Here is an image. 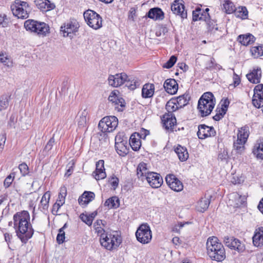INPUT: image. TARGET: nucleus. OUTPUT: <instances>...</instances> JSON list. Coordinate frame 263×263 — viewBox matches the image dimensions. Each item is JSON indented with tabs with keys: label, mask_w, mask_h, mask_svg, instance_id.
I'll list each match as a JSON object with an SVG mask.
<instances>
[{
	"label": "nucleus",
	"mask_w": 263,
	"mask_h": 263,
	"mask_svg": "<svg viewBox=\"0 0 263 263\" xmlns=\"http://www.w3.org/2000/svg\"><path fill=\"white\" fill-rule=\"evenodd\" d=\"M128 144L126 139H124L120 136L115 138V148L117 153L121 156H125L128 153Z\"/></svg>",
	"instance_id": "obj_12"
},
{
	"label": "nucleus",
	"mask_w": 263,
	"mask_h": 263,
	"mask_svg": "<svg viewBox=\"0 0 263 263\" xmlns=\"http://www.w3.org/2000/svg\"><path fill=\"white\" fill-rule=\"evenodd\" d=\"M74 163L72 160L71 161L69 162L67 165V166L68 167V168L67 169L65 175L67 177H69L72 173V172L73 171V167H74Z\"/></svg>",
	"instance_id": "obj_61"
},
{
	"label": "nucleus",
	"mask_w": 263,
	"mask_h": 263,
	"mask_svg": "<svg viewBox=\"0 0 263 263\" xmlns=\"http://www.w3.org/2000/svg\"><path fill=\"white\" fill-rule=\"evenodd\" d=\"M252 239L253 243L255 247L263 246V227H259L255 230Z\"/></svg>",
	"instance_id": "obj_22"
},
{
	"label": "nucleus",
	"mask_w": 263,
	"mask_h": 263,
	"mask_svg": "<svg viewBox=\"0 0 263 263\" xmlns=\"http://www.w3.org/2000/svg\"><path fill=\"white\" fill-rule=\"evenodd\" d=\"M248 80L253 84H258L260 82L261 78V70L257 67L246 75Z\"/></svg>",
	"instance_id": "obj_20"
},
{
	"label": "nucleus",
	"mask_w": 263,
	"mask_h": 263,
	"mask_svg": "<svg viewBox=\"0 0 263 263\" xmlns=\"http://www.w3.org/2000/svg\"><path fill=\"white\" fill-rule=\"evenodd\" d=\"M55 142L53 137L50 138L48 141L47 144L45 145V150L49 151L51 149L54 143Z\"/></svg>",
	"instance_id": "obj_63"
},
{
	"label": "nucleus",
	"mask_w": 263,
	"mask_h": 263,
	"mask_svg": "<svg viewBox=\"0 0 263 263\" xmlns=\"http://www.w3.org/2000/svg\"><path fill=\"white\" fill-rule=\"evenodd\" d=\"M221 101H222V105H221L222 107L220 109L221 110L224 109V112L226 113L227 110L228 109V107L230 104V101L228 98H226L223 100H222Z\"/></svg>",
	"instance_id": "obj_62"
},
{
	"label": "nucleus",
	"mask_w": 263,
	"mask_h": 263,
	"mask_svg": "<svg viewBox=\"0 0 263 263\" xmlns=\"http://www.w3.org/2000/svg\"><path fill=\"white\" fill-rule=\"evenodd\" d=\"M120 205V201L117 196H113L107 199L104 206H107L109 209H116Z\"/></svg>",
	"instance_id": "obj_36"
},
{
	"label": "nucleus",
	"mask_w": 263,
	"mask_h": 263,
	"mask_svg": "<svg viewBox=\"0 0 263 263\" xmlns=\"http://www.w3.org/2000/svg\"><path fill=\"white\" fill-rule=\"evenodd\" d=\"M163 87L165 91L169 94H175L178 89V85L174 79H168L164 83Z\"/></svg>",
	"instance_id": "obj_21"
},
{
	"label": "nucleus",
	"mask_w": 263,
	"mask_h": 263,
	"mask_svg": "<svg viewBox=\"0 0 263 263\" xmlns=\"http://www.w3.org/2000/svg\"><path fill=\"white\" fill-rule=\"evenodd\" d=\"M84 17L87 25L94 29H98L102 27V18L99 14L91 10L84 12Z\"/></svg>",
	"instance_id": "obj_8"
},
{
	"label": "nucleus",
	"mask_w": 263,
	"mask_h": 263,
	"mask_svg": "<svg viewBox=\"0 0 263 263\" xmlns=\"http://www.w3.org/2000/svg\"><path fill=\"white\" fill-rule=\"evenodd\" d=\"M190 98L189 93H185L175 99L179 108H182L189 103Z\"/></svg>",
	"instance_id": "obj_35"
},
{
	"label": "nucleus",
	"mask_w": 263,
	"mask_h": 263,
	"mask_svg": "<svg viewBox=\"0 0 263 263\" xmlns=\"http://www.w3.org/2000/svg\"><path fill=\"white\" fill-rule=\"evenodd\" d=\"M246 142V141L238 138L236 141L234 142L233 147L237 153L241 154L243 152L245 149L244 145Z\"/></svg>",
	"instance_id": "obj_42"
},
{
	"label": "nucleus",
	"mask_w": 263,
	"mask_h": 263,
	"mask_svg": "<svg viewBox=\"0 0 263 263\" xmlns=\"http://www.w3.org/2000/svg\"><path fill=\"white\" fill-rule=\"evenodd\" d=\"M79 28L78 24L76 20H72L65 23L61 26L60 31L64 36H71V34L77 32Z\"/></svg>",
	"instance_id": "obj_13"
},
{
	"label": "nucleus",
	"mask_w": 263,
	"mask_h": 263,
	"mask_svg": "<svg viewBox=\"0 0 263 263\" xmlns=\"http://www.w3.org/2000/svg\"><path fill=\"white\" fill-rule=\"evenodd\" d=\"M67 189L65 186H62L60 188V192L59 195V199H64L65 200V196H66Z\"/></svg>",
	"instance_id": "obj_64"
},
{
	"label": "nucleus",
	"mask_w": 263,
	"mask_h": 263,
	"mask_svg": "<svg viewBox=\"0 0 263 263\" xmlns=\"http://www.w3.org/2000/svg\"><path fill=\"white\" fill-rule=\"evenodd\" d=\"M230 159L227 149L221 148L218 155V160L222 162L227 163Z\"/></svg>",
	"instance_id": "obj_41"
},
{
	"label": "nucleus",
	"mask_w": 263,
	"mask_h": 263,
	"mask_svg": "<svg viewBox=\"0 0 263 263\" xmlns=\"http://www.w3.org/2000/svg\"><path fill=\"white\" fill-rule=\"evenodd\" d=\"M80 218L83 222H85L88 226H90L92 224V221L88 215L81 214L80 216Z\"/></svg>",
	"instance_id": "obj_56"
},
{
	"label": "nucleus",
	"mask_w": 263,
	"mask_h": 263,
	"mask_svg": "<svg viewBox=\"0 0 263 263\" xmlns=\"http://www.w3.org/2000/svg\"><path fill=\"white\" fill-rule=\"evenodd\" d=\"M215 135L216 131L213 127L205 124H200L198 126L197 136L199 139H204L208 137H214Z\"/></svg>",
	"instance_id": "obj_16"
},
{
	"label": "nucleus",
	"mask_w": 263,
	"mask_h": 263,
	"mask_svg": "<svg viewBox=\"0 0 263 263\" xmlns=\"http://www.w3.org/2000/svg\"><path fill=\"white\" fill-rule=\"evenodd\" d=\"M140 81L137 78H134L131 80L128 78L125 85L130 90H134L140 86Z\"/></svg>",
	"instance_id": "obj_43"
},
{
	"label": "nucleus",
	"mask_w": 263,
	"mask_h": 263,
	"mask_svg": "<svg viewBox=\"0 0 263 263\" xmlns=\"http://www.w3.org/2000/svg\"><path fill=\"white\" fill-rule=\"evenodd\" d=\"M50 197V194L49 192H46L43 196L40 203L43 211H46L47 210L49 205Z\"/></svg>",
	"instance_id": "obj_44"
},
{
	"label": "nucleus",
	"mask_w": 263,
	"mask_h": 263,
	"mask_svg": "<svg viewBox=\"0 0 263 263\" xmlns=\"http://www.w3.org/2000/svg\"><path fill=\"white\" fill-rule=\"evenodd\" d=\"M137 240L142 244L149 243L152 240V235L150 227L147 223L140 225L136 232Z\"/></svg>",
	"instance_id": "obj_7"
},
{
	"label": "nucleus",
	"mask_w": 263,
	"mask_h": 263,
	"mask_svg": "<svg viewBox=\"0 0 263 263\" xmlns=\"http://www.w3.org/2000/svg\"><path fill=\"white\" fill-rule=\"evenodd\" d=\"M249 135V127L247 125L241 127L238 129L237 138L243 141H247Z\"/></svg>",
	"instance_id": "obj_38"
},
{
	"label": "nucleus",
	"mask_w": 263,
	"mask_h": 263,
	"mask_svg": "<svg viewBox=\"0 0 263 263\" xmlns=\"http://www.w3.org/2000/svg\"><path fill=\"white\" fill-rule=\"evenodd\" d=\"M223 6L226 12L229 14L234 12L236 9L233 3L230 1H225Z\"/></svg>",
	"instance_id": "obj_49"
},
{
	"label": "nucleus",
	"mask_w": 263,
	"mask_h": 263,
	"mask_svg": "<svg viewBox=\"0 0 263 263\" xmlns=\"http://www.w3.org/2000/svg\"><path fill=\"white\" fill-rule=\"evenodd\" d=\"M215 99L211 92L204 93L198 102V109L202 117L209 115L215 105Z\"/></svg>",
	"instance_id": "obj_3"
},
{
	"label": "nucleus",
	"mask_w": 263,
	"mask_h": 263,
	"mask_svg": "<svg viewBox=\"0 0 263 263\" xmlns=\"http://www.w3.org/2000/svg\"><path fill=\"white\" fill-rule=\"evenodd\" d=\"M128 76L125 73L116 74V75H110L109 76L108 81L110 85L117 87L121 86L123 83H126Z\"/></svg>",
	"instance_id": "obj_17"
},
{
	"label": "nucleus",
	"mask_w": 263,
	"mask_h": 263,
	"mask_svg": "<svg viewBox=\"0 0 263 263\" xmlns=\"http://www.w3.org/2000/svg\"><path fill=\"white\" fill-rule=\"evenodd\" d=\"M108 99L118 111H123L125 109L126 103L124 99L119 96V91H112Z\"/></svg>",
	"instance_id": "obj_9"
},
{
	"label": "nucleus",
	"mask_w": 263,
	"mask_h": 263,
	"mask_svg": "<svg viewBox=\"0 0 263 263\" xmlns=\"http://www.w3.org/2000/svg\"><path fill=\"white\" fill-rule=\"evenodd\" d=\"M162 120L163 122V126L167 129H173L176 124V119L174 115L164 114Z\"/></svg>",
	"instance_id": "obj_23"
},
{
	"label": "nucleus",
	"mask_w": 263,
	"mask_h": 263,
	"mask_svg": "<svg viewBox=\"0 0 263 263\" xmlns=\"http://www.w3.org/2000/svg\"><path fill=\"white\" fill-rule=\"evenodd\" d=\"M155 86L153 84L146 83L143 86L141 95L143 98H152L154 93Z\"/></svg>",
	"instance_id": "obj_29"
},
{
	"label": "nucleus",
	"mask_w": 263,
	"mask_h": 263,
	"mask_svg": "<svg viewBox=\"0 0 263 263\" xmlns=\"http://www.w3.org/2000/svg\"><path fill=\"white\" fill-rule=\"evenodd\" d=\"M65 232L62 229H60L59 233L57 236V241L59 244H61L64 242L65 240Z\"/></svg>",
	"instance_id": "obj_54"
},
{
	"label": "nucleus",
	"mask_w": 263,
	"mask_h": 263,
	"mask_svg": "<svg viewBox=\"0 0 263 263\" xmlns=\"http://www.w3.org/2000/svg\"><path fill=\"white\" fill-rule=\"evenodd\" d=\"M9 59L3 53H0V63L9 66Z\"/></svg>",
	"instance_id": "obj_58"
},
{
	"label": "nucleus",
	"mask_w": 263,
	"mask_h": 263,
	"mask_svg": "<svg viewBox=\"0 0 263 263\" xmlns=\"http://www.w3.org/2000/svg\"><path fill=\"white\" fill-rule=\"evenodd\" d=\"M96 170L92 173V176L96 180L103 179L106 177L103 160H99L96 164Z\"/></svg>",
	"instance_id": "obj_19"
},
{
	"label": "nucleus",
	"mask_w": 263,
	"mask_h": 263,
	"mask_svg": "<svg viewBox=\"0 0 263 263\" xmlns=\"http://www.w3.org/2000/svg\"><path fill=\"white\" fill-rule=\"evenodd\" d=\"M175 152L181 161H185L189 158V154L186 148L178 145L175 148Z\"/></svg>",
	"instance_id": "obj_31"
},
{
	"label": "nucleus",
	"mask_w": 263,
	"mask_h": 263,
	"mask_svg": "<svg viewBox=\"0 0 263 263\" xmlns=\"http://www.w3.org/2000/svg\"><path fill=\"white\" fill-rule=\"evenodd\" d=\"M146 16L155 20H162L164 18V13L160 8L156 7L151 8L147 13Z\"/></svg>",
	"instance_id": "obj_28"
},
{
	"label": "nucleus",
	"mask_w": 263,
	"mask_h": 263,
	"mask_svg": "<svg viewBox=\"0 0 263 263\" xmlns=\"http://www.w3.org/2000/svg\"><path fill=\"white\" fill-rule=\"evenodd\" d=\"M165 181L168 186L174 191L180 192L183 189L182 182L173 174L167 175Z\"/></svg>",
	"instance_id": "obj_14"
},
{
	"label": "nucleus",
	"mask_w": 263,
	"mask_h": 263,
	"mask_svg": "<svg viewBox=\"0 0 263 263\" xmlns=\"http://www.w3.org/2000/svg\"><path fill=\"white\" fill-rule=\"evenodd\" d=\"M14 178V173H12L8 176L4 180V185L5 187H8L11 184Z\"/></svg>",
	"instance_id": "obj_53"
},
{
	"label": "nucleus",
	"mask_w": 263,
	"mask_h": 263,
	"mask_svg": "<svg viewBox=\"0 0 263 263\" xmlns=\"http://www.w3.org/2000/svg\"><path fill=\"white\" fill-rule=\"evenodd\" d=\"M64 203V199H59V202H57L55 203L52 207V213L53 215H58L57 212L60 207Z\"/></svg>",
	"instance_id": "obj_52"
},
{
	"label": "nucleus",
	"mask_w": 263,
	"mask_h": 263,
	"mask_svg": "<svg viewBox=\"0 0 263 263\" xmlns=\"http://www.w3.org/2000/svg\"><path fill=\"white\" fill-rule=\"evenodd\" d=\"M88 112L86 109H84L82 111L80 117L78 119V124L81 126H84L88 120Z\"/></svg>",
	"instance_id": "obj_46"
},
{
	"label": "nucleus",
	"mask_w": 263,
	"mask_h": 263,
	"mask_svg": "<svg viewBox=\"0 0 263 263\" xmlns=\"http://www.w3.org/2000/svg\"><path fill=\"white\" fill-rule=\"evenodd\" d=\"M36 28V34L39 35L45 36L49 33V26L44 22H38Z\"/></svg>",
	"instance_id": "obj_32"
},
{
	"label": "nucleus",
	"mask_w": 263,
	"mask_h": 263,
	"mask_svg": "<svg viewBox=\"0 0 263 263\" xmlns=\"http://www.w3.org/2000/svg\"><path fill=\"white\" fill-rule=\"evenodd\" d=\"M238 40L242 45L247 46L253 43L255 41V37L250 33L241 34L238 36Z\"/></svg>",
	"instance_id": "obj_33"
},
{
	"label": "nucleus",
	"mask_w": 263,
	"mask_h": 263,
	"mask_svg": "<svg viewBox=\"0 0 263 263\" xmlns=\"http://www.w3.org/2000/svg\"><path fill=\"white\" fill-rule=\"evenodd\" d=\"M145 180L147 181L149 185L153 188H158L163 183V179L160 175L153 172H151L149 175H147Z\"/></svg>",
	"instance_id": "obj_18"
},
{
	"label": "nucleus",
	"mask_w": 263,
	"mask_h": 263,
	"mask_svg": "<svg viewBox=\"0 0 263 263\" xmlns=\"http://www.w3.org/2000/svg\"><path fill=\"white\" fill-rule=\"evenodd\" d=\"M102 222V221L101 220H97L93 224L95 229L98 234H100V235L101 234H105L104 230L103 228L99 227Z\"/></svg>",
	"instance_id": "obj_55"
},
{
	"label": "nucleus",
	"mask_w": 263,
	"mask_h": 263,
	"mask_svg": "<svg viewBox=\"0 0 263 263\" xmlns=\"http://www.w3.org/2000/svg\"><path fill=\"white\" fill-rule=\"evenodd\" d=\"M11 9L14 16L22 19L28 18L31 11L28 4L20 0H15L11 5Z\"/></svg>",
	"instance_id": "obj_5"
},
{
	"label": "nucleus",
	"mask_w": 263,
	"mask_h": 263,
	"mask_svg": "<svg viewBox=\"0 0 263 263\" xmlns=\"http://www.w3.org/2000/svg\"><path fill=\"white\" fill-rule=\"evenodd\" d=\"M210 203V200L209 198L202 197L197 203L196 209L199 212H204L208 209Z\"/></svg>",
	"instance_id": "obj_34"
},
{
	"label": "nucleus",
	"mask_w": 263,
	"mask_h": 263,
	"mask_svg": "<svg viewBox=\"0 0 263 263\" xmlns=\"http://www.w3.org/2000/svg\"><path fill=\"white\" fill-rule=\"evenodd\" d=\"M34 2L39 9L43 12L52 10L55 7V5L49 0H35Z\"/></svg>",
	"instance_id": "obj_24"
},
{
	"label": "nucleus",
	"mask_w": 263,
	"mask_h": 263,
	"mask_svg": "<svg viewBox=\"0 0 263 263\" xmlns=\"http://www.w3.org/2000/svg\"><path fill=\"white\" fill-rule=\"evenodd\" d=\"M118 119L115 116H106L99 122L98 128L102 133L113 132L117 127Z\"/></svg>",
	"instance_id": "obj_6"
},
{
	"label": "nucleus",
	"mask_w": 263,
	"mask_h": 263,
	"mask_svg": "<svg viewBox=\"0 0 263 263\" xmlns=\"http://www.w3.org/2000/svg\"><path fill=\"white\" fill-rule=\"evenodd\" d=\"M30 214L27 211L18 212L13 217L16 236L24 244L27 242L34 234V230L30 222Z\"/></svg>",
	"instance_id": "obj_1"
},
{
	"label": "nucleus",
	"mask_w": 263,
	"mask_h": 263,
	"mask_svg": "<svg viewBox=\"0 0 263 263\" xmlns=\"http://www.w3.org/2000/svg\"><path fill=\"white\" fill-rule=\"evenodd\" d=\"M205 68L210 70H220L222 69V66L215 62V59L212 58L209 62L206 64Z\"/></svg>",
	"instance_id": "obj_45"
},
{
	"label": "nucleus",
	"mask_w": 263,
	"mask_h": 263,
	"mask_svg": "<svg viewBox=\"0 0 263 263\" xmlns=\"http://www.w3.org/2000/svg\"><path fill=\"white\" fill-rule=\"evenodd\" d=\"M165 108L168 112L166 114L172 115H173L174 111L179 108L174 99H172L167 102Z\"/></svg>",
	"instance_id": "obj_39"
},
{
	"label": "nucleus",
	"mask_w": 263,
	"mask_h": 263,
	"mask_svg": "<svg viewBox=\"0 0 263 263\" xmlns=\"http://www.w3.org/2000/svg\"><path fill=\"white\" fill-rule=\"evenodd\" d=\"M183 0H175L171 5V10L174 14L184 19L187 17V12L185 10Z\"/></svg>",
	"instance_id": "obj_15"
},
{
	"label": "nucleus",
	"mask_w": 263,
	"mask_h": 263,
	"mask_svg": "<svg viewBox=\"0 0 263 263\" xmlns=\"http://www.w3.org/2000/svg\"><path fill=\"white\" fill-rule=\"evenodd\" d=\"M177 59V57L175 55L171 56L169 60L163 65V68L166 69L172 68L176 62Z\"/></svg>",
	"instance_id": "obj_50"
},
{
	"label": "nucleus",
	"mask_w": 263,
	"mask_h": 263,
	"mask_svg": "<svg viewBox=\"0 0 263 263\" xmlns=\"http://www.w3.org/2000/svg\"><path fill=\"white\" fill-rule=\"evenodd\" d=\"M226 113L224 112V110H222L219 109L216 114L213 116V119L215 121H219L221 119Z\"/></svg>",
	"instance_id": "obj_60"
},
{
	"label": "nucleus",
	"mask_w": 263,
	"mask_h": 263,
	"mask_svg": "<svg viewBox=\"0 0 263 263\" xmlns=\"http://www.w3.org/2000/svg\"><path fill=\"white\" fill-rule=\"evenodd\" d=\"M139 136V134L135 133L130 136L128 144L134 151H139L141 146V142Z\"/></svg>",
	"instance_id": "obj_27"
},
{
	"label": "nucleus",
	"mask_w": 263,
	"mask_h": 263,
	"mask_svg": "<svg viewBox=\"0 0 263 263\" xmlns=\"http://www.w3.org/2000/svg\"><path fill=\"white\" fill-rule=\"evenodd\" d=\"M252 104L254 107L259 108L263 106V84H258L254 88Z\"/></svg>",
	"instance_id": "obj_11"
},
{
	"label": "nucleus",
	"mask_w": 263,
	"mask_h": 263,
	"mask_svg": "<svg viewBox=\"0 0 263 263\" xmlns=\"http://www.w3.org/2000/svg\"><path fill=\"white\" fill-rule=\"evenodd\" d=\"M100 241L101 246L108 250L117 249L122 242L118 235L105 233L100 235Z\"/></svg>",
	"instance_id": "obj_4"
},
{
	"label": "nucleus",
	"mask_w": 263,
	"mask_h": 263,
	"mask_svg": "<svg viewBox=\"0 0 263 263\" xmlns=\"http://www.w3.org/2000/svg\"><path fill=\"white\" fill-rule=\"evenodd\" d=\"M95 197L94 193L92 192L85 191L79 198L78 202L81 205L86 206L90 202L92 201Z\"/></svg>",
	"instance_id": "obj_25"
},
{
	"label": "nucleus",
	"mask_w": 263,
	"mask_h": 263,
	"mask_svg": "<svg viewBox=\"0 0 263 263\" xmlns=\"http://www.w3.org/2000/svg\"><path fill=\"white\" fill-rule=\"evenodd\" d=\"M252 55L255 58L263 55V45L253 47L250 49Z\"/></svg>",
	"instance_id": "obj_47"
},
{
	"label": "nucleus",
	"mask_w": 263,
	"mask_h": 263,
	"mask_svg": "<svg viewBox=\"0 0 263 263\" xmlns=\"http://www.w3.org/2000/svg\"><path fill=\"white\" fill-rule=\"evenodd\" d=\"M38 21L34 20H28L24 23V27L27 31L36 33Z\"/></svg>",
	"instance_id": "obj_37"
},
{
	"label": "nucleus",
	"mask_w": 263,
	"mask_h": 263,
	"mask_svg": "<svg viewBox=\"0 0 263 263\" xmlns=\"http://www.w3.org/2000/svg\"><path fill=\"white\" fill-rule=\"evenodd\" d=\"M206 247L207 254L212 260L222 261L226 258L224 248L217 237H209L206 242Z\"/></svg>",
	"instance_id": "obj_2"
},
{
	"label": "nucleus",
	"mask_w": 263,
	"mask_h": 263,
	"mask_svg": "<svg viewBox=\"0 0 263 263\" xmlns=\"http://www.w3.org/2000/svg\"><path fill=\"white\" fill-rule=\"evenodd\" d=\"M253 153L257 158L263 159V139L257 140L253 149Z\"/></svg>",
	"instance_id": "obj_30"
},
{
	"label": "nucleus",
	"mask_w": 263,
	"mask_h": 263,
	"mask_svg": "<svg viewBox=\"0 0 263 263\" xmlns=\"http://www.w3.org/2000/svg\"><path fill=\"white\" fill-rule=\"evenodd\" d=\"M223 242L225 245L231 249L236 250L239 253L245 250V245L238 239L234 237H224Z\"/></svg>",
	"instance_id": "obj_10"
},
{
	"label": "nucleus",
	"mask_w": 263,
	"mask_h": 263,
	"mask_svg": "<svg viewBox=\"0 0 263 263\" xmlns=\"http://www.w3.org/2000/svg\"><path fill=\"white\" fill-rule=\"evenodd\" d=\"M151 172H149L146 167V164L144 162H141L139 164L137 168V175L138 178L144 181L147 177V175Z\"/></svg>",
	"instance_id": "obj_26"
},
{
	"label": "nucleus",
	"mask_w": 263,
	"mask_h": 263,
	"mask_svg": "<svg viewBox=\"0 0 263 263\" xmlns=\"http://www.w3.org/2000/svg\"><path fill=\"white\" fill-rule=\"evenodd\" d=\"M18 168L23 176L29 175V167L25 163H22L18 166Z\"/></svg>",
	"instance_id": "obj_51"
},
{
	"label": "nucleus",
	"mask_w": 263,
	"mask_h": 263,
	"mask_svg": "<svg viewBox=\"0 0 263 263\" xmlns=\"http://www.w3.org/2000/svg\"><path fill=\"white\" fill-rule=\"evenodd\" d=\"M200 11H201V9L198 7H197L195 10L193 11V21H197L199 20Z\"/></svg>",
	"instance_id": "obj_57"
},
{
	"label": "nucleus",
	"mask_w": 263,
	"mask_h": 263,
	"mask_svg": "<svg viewBox=\"0 0 263 263\" xmlns=\"http://www.w3.org/2000/svg\"><path fill=\"white\" fill-rule=\"evenodd\" d=\"M109 182L114 189H116L118 186L119 179L116 176H112L109 179Z\"/></svg>",
	"instance_id": "obj_59"
},
{
	"label": "nucleus",
	"mask_w": 263,
	"mask_h": 263,
	"mask_svg": "<svg viewBox=\"0 0 263 263\" xmlns=\"http://www.w3.org/2000/svg\"><path fill=\"white\" fill-rule=\"evenodd\" d=\"M10 96L8 95H3L0 98V109H6L9 105V101Z\"/></svg>",
	"instance_id": "obj_48"
},
{
	"label": "nucleus",
	"mask_w": 263,
	"mask_h": 263,
	"mask_svg": "<svg viewBox=\"0 0 263 263\" xmlns=\"http://www.w3.org/2000/svg\"><path fill=\"white\" fill-rule=\"evenodd\" d=\"M234 12L237 17L243 20L248 18V11L246 7H239L237 9H235Z\"/></svg>",
	"instance_id": "obj_40"
}]
</instances>
